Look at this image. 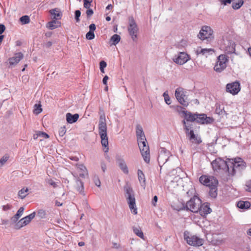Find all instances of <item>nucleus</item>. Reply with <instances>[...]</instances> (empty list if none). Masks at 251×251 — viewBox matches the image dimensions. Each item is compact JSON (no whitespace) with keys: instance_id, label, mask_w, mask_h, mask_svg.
<instances>
[{"instance_id":"obj_51","label":"nucleus","mask_w":251,"mask_h":251,"mask_svg":"<svg viewBox=\"0 0 251 251\" xmlns=\"http://www.w3.org/2000/svg\"><path fill=\"white\" fill-rule=\"evenodd\" d=\"M188 125L185 126L184 129L185 131L186 134H188V132L190 131V129L192 128L191 124H187Z\"/></svg>"},{"instance_id":"obj_39","label":"nucleus","mask_w":251,"mask_h":251,"mask_svg":"<svg viewBox=\"0 0 251 251\" xmlns=\"http://www.w3.org/2000/svg\"><path fill=\"white\" fill-rule=\"evenodd\" d=\"M142 140H140V139H138L137 140L138 141V145L139 148H141V147H143L144 146L148 145L147 143V140L146 139V137L144 138V139H142Z\"/></svg>"},{"instance_id":"obj_3","label":"nucleus","mask_w":251,"mask_h":251,"mask_svg":"<svg viewBox=\"0 0 251 251\" xmlns=\"http://www.w3.org/2000/svg\"><path fill=\"white\" fill-rule=\"evenodd\" d=\"M125 196L129 207L134 214H137V209L136 206L135 194L133 189L128 185L124 186Z\"/></svg>"},{"instance_id":"obj_34","label":"nucleus","mask_w":251,"mask_h":251,"mask_svg":"<svg viewBox=\"0 0 251 251\" xmlns=\"http://www.w3.org/2000/svg\"><path fill=\"white\" fill-rule=\"evenodd\" d=\"M28 189L27 188H23L20 190L18 192V196L22 199H24L27 195Z\"/></svg>"},{"instance_id":"obj_57","label":"nucleus","mask_w":251,"mask_h":251,"mask_svg":"<svg viewBox=\"0 0 251 251\" xmlns=\"http://www.w3.org/2000/svg\"><path fill=\"white\" fill-rule=\"evenodd\" d=\"M158 200V198L156 196H154V197L152 199L151 203L153 206H156V202Z\"/></svg>"},{"instance_id":"obj_2","label":"nucleus","mask_w":251,"mask_h":251,"mask_svg":"<svg viewBox=\"0 0 251 251\" xmlns=\"http://www.w3.org/2000/svg\"><path fill=\"white\" fill-rule=\"evenodd\" d=\"M99 133L101 138V143L102 146L105 147L104 152L108 151V141L107 135V126L105 114H101L99 123Z\"/></svg>"},{"instance_id":"obj_26","label":"nucleus","mask_w":251,"mask_h":251,"mask_svg":"<svg viewBox=\"0 0 251 251\" xmlns=\"http://www.w3.org/2000/svg\"><path fill=\"white\" fill-rule=\"evenodd\" d=\"M214 52V50L213 49H198L196 51V53L197 55L199 54H202L206 55L207 54H211Z\"/></svg>"},{"instance_id":"obj_56","label":"nucleus","mask_w":251,"mask_h":251,"mask_svg":"<svg viewBox=\"0 0 251 251\" xmlns=\"http://www.w3.org/2000/svg\"><path fill=\"white\" fill-rule=\"evenodd\" d=\"M5 30V26L3 24H0V35L3 33Z\"/></svg>"},{"instance_id":"obj_46","label":"nucleus","mask_w":251,"mask_h":251,"mask_svg":"<svg viewBox=\"0 0 251 251\" xmlns=\"http://www.w3.org/2000/svg\"><path fill=\"white\" fill-rule=\"evenodd\" d=\"M187 135L189 136V140H193V139L196 138V135L194 133L193 130H190Z\"/></svg>"},{"instance_id":"obj_7","label":"nucleus","mask_w":251,"mask_h":251,"mask_svg":"<svg viewBox=\"0 0 251 251\" xmlns=\"http://www.w3.org/2000/svg\"><path fill=\"white\" fill-rule=\"evenodd\" d=\"M138 31L137 25L132 16L129 17V25L128 26V31L131 36L132 39L135 41L136 40L137 34Z\"/></svg>"},{"instance_id":"obj_29","label":"nucleus","mask_w":251,"mask_h":251,"mask_svg":"<svg viewBox=\"0 0 251 251\" xmlns=\"http://www.w3.org/2000/svg\"><path fill=\"white\" fill-rule=\"evenodd\" d=\"M50 13L51 15H53V19L59 20L61 18L62 14L57 8L52 9L50 11Z\"/></svg>"},{"instance_id":"obj_8","label":"nucleus","mask_w":251,"mask_h":251,"mask_svg":"<svg viewBox=\"0 0 251 251\" xmlns=\"http://www.w3.org/2000/svg\"><path fill=\"white\" fill-rule=\"evenodd\" d=\"M200 182L209 188L218 184V180L213 176L202 175L199 178Z\"/></svg>"},{"instance_id":"obj_40","label":"nucleus","mask_w":251,"mask_h":251,"mask_svg":"<svg viewBox=\"0 0 251 251\" xmlns=\"http://www.w3.org/2000/svg\"><path fill=\"white\" fill-rule=\"evenodd\" d=\"M37 216L41 219L45 218L46 216V211L44 210L40 209L38 211Z\"/></svg>"},{"instance_id":"obj_18","label":"nucleus","mask_w":251,"mask_h":251,"mask_svg":"<svg viewBox=\"0 0 251 251\" xmlns=\"http://www.w3.org/2000/svg\"><path fill=\"white\" fill-rule=\"evenodd\" d=\"M144 161L146 163L150 162V149L149 145L144 146L139 148Z\"/></svg>"},{"instance_id":"obj_48","label":"nucleus","mask_w":251,"mask_h":251,"mask_svg":"<svg viewBox=\"0 0 251 251\" xmlns=\"http://www.w3.org/2000/svg\"><path fill=\"white\" fill-rule=\"evenodd\" d=\"M12 208V205L9 204H7L6 205H4L2 206V210L4 211H6L8 210H10Z\"/></svg>"},{"instance_id":"obj_36","label":"nucleus","mask_w":251,"mask_h":251,"mask_svg":"<svg viewBox=\"0 0 251 251\" xmlns=\"http://www.w3.org/2000/svg\"><path fill=\"white\" fill-rule=\"evenodd\" d=\"M244 1L243 0H239L238 2H233L232 3V8L237 10L239 9L243 4Z\"/></svg>"},{"instance_id":"obj_22","label":"nucleus","mask_w":251,"mask_h":251,"mask_svg":"<svg viewBox=\"0 0 251 251\" xmlns=\"http://www.w3.org/2000/svg\"><path fill=\"white\" fill-rule=\"evenodd\" d=\"M137 174H138V180L140 183L141 186L144 189H145L146 186V181L145 176L143 171L139 169L138 170Z\"/></svg>"},{"instance_id":"obj_54","label":"nucleus","mask_w":251,"mask_h":251,"mask_svg":"<svg viewBox=\"0 0 251 251\" xmlns=\"http://www.w3.org/2000/svg\"><path fill=\"white\" fill-rule=\"evenodd\" d=\"M107 66V63L105 61L102 60L100 63V68H105Z\"/></svg>"},{"instance_id":"obj_23","label":"nucleus","mask_w":251,"mask_h":251,"mask_svg":"<svg viewBox=\"0 0 251 251\" xmlns=\"http://www.w3.org/2000/svg\"><path fill=\"white\" fill-rule=\"evenodd\" d=\"M24 211V208L23 207H21L17 211L16 214L11 218L10 220L11 222L13 224H16L19 219L23 214Z\"/></svg>"},{"instance_id":"obj_52","label":"nucleus","mask_w":251,"mask_h":251,"mask_svg":"<svg viewBox=\"0 0 251 251\" xmlns=\"http://www.w3.org/2000/svg\"><path fill=\"white\" fill-rule=\"evenodd\" d=\"M86 13L87 17L89 18L94 14V11L92 9H90L89 8V9H87V10H86Z\"/></svg>"},{"instance_id":"obj_4","label":"nucleus","mask_w":251,"mask_h":251,"mask_svg":"<svg viewBox=\"0 0 251 251\" xmlns=\"http://www.w3.org/2000/svg\"><path fill=\"white\" fill-rule=\"evenodd\" d=\"M201 203V199L195 196L188 201L185 204H183L182 207L178 210H186L194 213H197L200 210Z\"/></svg>"},{"instance_id":"obj_64","label":"nucleus","mask_w":251,"mask_h":251,"mask_svg":"<svg viewBox=\"0 0 251 251\" xmlns=\"http://www.w3.org/2000/svg\"><path fill=\"white\" fill-rule=\"evenodd\" d=\"M70 159L72 160H73L74 161H78V158L76 156H71L70 157Z\"/></svg>"},{"instance_id":"obj_10","label":"nucleus","mask_w":251,"mask_h":251,"mask_svg":"<svg viewBox=\"0 0 251 251\" xmlns=\"http://www.w3.org/2000/svg\"><path fill=\"white\" fill-rule=\"evenodd\" d=\"M186 92L182 88H178L175 91V97L179 102L183 106L187 107L188 105L187 97Z\"/></svg>"},{"instance_id":"obj_17","label":"nucleus","mask_w":251,"mask_h":251,"mask_svg":"<svg viewBox=\"0 0 251 251\" xmlns=\"http://www.w3.org/2000/svg\"><path fill=\"white\" fill-rule=\"evenodd\" d=\"M116 161L120 169L125 174H128V169L124 159L120 155L116 156Z\"/></svg>"},{"instance_id":"obj_27","label":"nucleus","mask_w":251,"mask_h":251,"mask_svg":"<svg viewBox=\"0 0 251 251\" xmlns=\"http://www.w3.org/2000/svg\"><path fill=\"white\" fill-rule=\"evenodd\" d=\"M75 178V181L77 184V190L79 192V193L83 195H84V185L83 182L78 177H76L74 176Z\"/></svg>"},{"instance_id":"obj_25","label":"nucleus","mask_w":251,"mask_h":251,"mask_svg":"<svg viewBox=\"0 0 251 251\" xmlns=\"http://www.w3.org/2000/svg\"><path fill=\"white\" fill-rule=\"evenodd\" d=\"M235 44L233 41H229L225 48V52L228 54L235 52Z\"/></svg>"},{"instance_id":"obj_28","label":"nucleus","mask_w":251,"mask_h":251,"mask_svg":"<svg viewBox=\"0 0 251 251\" xmlns=\"http://www.w3.org/2000/svg\"><path fill=\"white\" fill-rule=\"evenodd\" d=\"M61 25V23L60 22L57 21L56 20H52L51 21L49 22L47 25V27L50 29H54Z\"/></svg>"},{"instance_id":"obj_33","label":"nucleus","mask_w":251,"mask_h":251,"mask_svg":"<svg viewBox=\"0 0 251 251\" xmlns=\"http://www.w3.org/2000/svg\"><path fill=\"white\" fill-rule=\"evenodd\" d=\"M133 230L134 233L138 237L141 238L143 239L144 238V234L141 230V228L138 227H133Z\"/></svg>"},{"instance_id":"obj_37","label":"nucleus","mask_w":251,"mask_h":251,"mask_svg":"<svg viewBox=\"0 0 251 251\" xmlns=\"http://www.w3.org/2000/svg\"><path fill=\"white\" fill-rule=\"evenodd\" d=\"M34 109L33 110L34 113L38 115L42 111L41 105L40 104H35L34 106Z\"/></svg>"},{"instance_id":"obj_5","label":"nucleus","mask_w":251,"mask_h":251,"mask_svg":"<svg viewBox=\"0 0 251 251\" xmlns=\"http://www.w3.org/2000/svg\"><path fill=\"white\" fill-rule=\"evenodd\" d=\"M198 37L201 40H206L207 42H211L214 39L213 31L209 26H203Z\"/></svg>"},{"instance_id":"obj_60","label":"nucleus","mask_w":251,"mask_h":251,"mask_svg":"<svg viewBox=\"0 0 251 251\" xmlns=\"http://www.w3.org/2000/svg\"><path fill=\"white\" fill-rule=\"evenodd\" d=\"M109 77L107 75H105L102 79V82L104 85H107V81Z\"/></svg>"},{"instance_id":"obj_24","label":"nucleus","mask_w":251,"mask_h":251,"mask_svg":"<svg viewBox=\"0 0 251 251\" xmlns=\"http://www.w3.org/2000/svg\"><path fill=\"white\" fill-rule=\"evenodd\" d=\"M136 134L137 136V140L138 139H140L142 140V139H144L145 138V135L144 132L143 131L142 127L140 125H137L136 127Z\"/></svg>"},{"instance_id":"obj_9","label":"nucleus","mask_w":251,"mask_h":251,"mask_svg":"<svg viewBox=\"0 0 251 251\" xmlns=\"http://www.w3.org/2000/svg\"><path fill=\"white\" fill-rule=\"evenodd\" d=\"M184 238L186 241L187 244L193 246L199 247L202 246L204 243L202 239L196 235H187L185 232L184 233Z\"/></svg>"},{"instance_id":"obj_58","label":"nucleus","mask_w":251,"mask_h":251,"mask_svg":"<svg viewBox=\"0 0 251 251\" xmlns=\"http://www.w3.org/2000/svg\"><path fill=\"white\" fill-rule=\"evenodd\" d=\"M48 183L50 185L52 186L54 188H56L57 187V184L56 183L51 179H50L48 181Z\"/></svg>"},{"instance_id":"obj_38","label":"nucleus","mask_w":251,"mask_h":251,"mask_svg":"<svg viewBox=\"0 0 251 251\" xmlns=\"http://www.w3.org/2000/svg\"><path fill=\"white\" fill-rule=\"evenodd\" d=\"M20 22L22 23V24H27L30 22L29 17L27 15H25L22 16L20 18Z\"/></svg>"},{"instance_id":"obj_31","label":"nucleus","mask_w":251,"mask_h":251,"mask_svg":"<svg viewBox=\"0 0 251 251\" xmlns=\"http://www.w3.org/2000/svg\"><path fill=\"white\" fill-rule=\"evenodd\" d=\"M237 205L238 207L242 209H245L250 208L251 206V203L248 201H239L238 202Z\"/></svg>"},{"instance_id":"obj_6","label":"nucleus","mask_w":251,"mask_h":251,"mask_svg":"<svg viewBox=\"0 0 251 251\" xmlns=\"http://www.w3.org/2000/svg\"><path fill=\"white\" fill-rule=\"evenodd\" d=\"M228 58L226 54L220 55L217 58V61L214 67V70L218 73L222 72L226 67Z\"/></svg>"},{"instance_id":"obj_55","label":"nucleus","mask_w":251,"mask_h":251,"mask_svg":"<svg viewBox=\"0 0 251 251\" xmlns=\"http://www.w3.org/2000/svg\"><path fill=\"white\" fill-rule=\"evenodd\" d=\"M96 29V25L94 24H91L90 25H89V31H91V32H93Z\"/></svg>"},{"instance_id":"obj_13","label":"nucleus","mask_w":251,"mask_h":251,"mask_svg":"<svg viewBox=\"0 0 251 251\" xmlns=\"http://www.w3.org/2000/svg\"><path fill=\"white\" fill-rule=\"evenodd\" d=\"M190 59V56L184 52H180L173 59L174 61L178 64L183 65Z\"/></svg>"},{"instance_id":"obj_63","label":"nucleus","mask_w":251,"mask_h":251,"mask_svg":"<svg viewBox=\"0 0 251 251\" xmlns=\"http://www.w3.org/2000/svg\"><path fill=\"white\" fill-rule=\"evenodd\" d=\"M9 223V221L8 220L5 219H1V224L2 225H7Z\"/></svg>"},{"instance_id":"obj_42","label":"nucleus","mask_w":251,"mask_h":251,"mask_svg":"<svg viewBox=\"0 0 251 251\" xmlns=\"http://www.w3.org/2000/svg\"><path fill=\"white\" fill-rule=\"evenodd\" d=\"M81 15V12L79 10H76L75 12V17L76 22L80 21L79 17Z\"/></svg>"},{"instance_id":"obj_21","label":"nucleus","mask_w":251,"mask_h":251,"mask_svg":"<svg viewBox=\"0 0 251 251\" xmlns=\"http://www.w3.org/2000/svg\"><path fill=\"white\" fill-rule=\"evenodd\" d=\"M211 211V209L207 204L203 205L201 204V208L198 212H199L200 214L202 216H204L209 213H210Z\"/></svg>"},{"instance_id":"obj_11","label":"nucleus","mask_w":251,"mask_h":251,"mask_svg":"<svg viewBox=\"0 0 251 251\" xmlns=\"http://www.w3.org/2000/svg\"><path fill=\"white\" fill-rule=\"evenodd\" d=\"M35 216V212H33L28 216L25 217L19 221L15 225V228L19 229L28 224Z\"/></svg>"},{"instance_id":"obj_16","label":"nucleus","mask_w":251,"mask_h":251,"mask_svg":"<svg viewBox=\"0 0 251 251\" xmlns=\"http://www.w3.org/2000/svg\"><path fill=\"white\" fill-rule=\"evenodd\" d=\"M214 120L212 117H207L205 114H197L196 122L200 124H211Z\"/></svg>"},{"instance_id":"obj_45","label":"nucleus","mask_w":251,"mask_h":251,"mask_svg":"<svg viewBox=\"0 0 251 251\" xmlns=\"http://www.w3.org/2000/svg\"><path fill=\"white\" fill-rule=\"evenodd\" d=\"M8 156H3L0 159V167H1L8 160Z\"/></svg>"},{"instance_id":"obj_47","label":"nucleus","mask_w":251,"mask_h":251,"mask_svg":"<svg viewBox=\"0 0 251 251\" xmlns=\"http://www.w3.org/2000/svg\"><path fill=\"white\" fill-rule=\"evenodd\" d=\"M93 180L95 185L99 187L100 186L101 183L98 176H95L94 177Z\"/></svg>"},{"instance_id":"obj_62","label":"nucleus","mask_w":251,"mask_h":251,"mask_svg":"<svg viewBox=\"0 0 251 251\" xmlns=\"http://www.w3.org/2000/svg\"><path fill=\"white\" fill-rule=\"evenodd\" d=\"M52 42H50V41H48V42H47L45 45V46L47 48H49L51 46H52Z\"/></svg>"},{"instance_id":"obj_12","label":"nucleus","mask_w":251,"mask_h":251,"mask_svg":"<svg viewBox=\"0 0 251 251\" xmlns=\"http://www.w3.org/2000/svg\"><path fill=\"white\" fill-rule=\"evenodd\" d=\"M170 152L164 148H160L159 151L158 161L159 164H164L169 159Z\"/></svg>"},{"instance_id":"obj_1","label":"nucleus","mask_w":251,"mask_h":251,"mask_svg":"<svg viewBox=\"0 0 251 251\" xmlns=\"http://www.w3.org/2000/svg\"><path fill=\"white\" fill-rule=\"evenodd\" d=\"M211 165L214 170L218 171L222 170L225 172H228V175L233 176L236 173L235 168L240 166V164L229 161L227 162L220 158L216 159L212 162Z\"/></svg>"},{"instance_id":"obj_35","label":"nucleus","mask_w":251,"mask_h":251,"mask_svg":"<svg viewBox=\"0 0 251 251\" xmlns=\"http://www.w3.org/2000/svg\"><path fill=\"white\" fill-rule=\"evenodd\" d=\"M121 37L118 34H114L110 38V41L114 45H117L120 41Z\"/></svg>"},{"instance_id":"obj_30","label":"nucleus","mask_w":251,"mask_h":251,"mask_svg":"<svg viewBox=\"0 0 251 251\" xmlns=\"http://www.w3.org/2000/svg\"><path fill=\"white\" fill-rule=\"evenodd\" d=\"M215 113L218 114L222 117H224V116H226L227 113L224 110V107L221 106L220 105H216V107L215 109Z\"/></svg>"},{"instance_id":"obj_49","label":"nucleus","mask_w":251,"mask_h":251,"mask_svg":"<svg viewBox=\"0 0 251 251\" xmlns=\"http://www.w3.org/2000/svg\"><path fill=\"white\" fill-rule=\"evenodd\" d=\"M39 137L47 139L49 138V135L46 133L42 131H39Z\"/></svg>"},{"instance_id":"obj_61","label":"nucleus","mask_w":251,"mask_h":251,"mask_svg":"<svg viewBox=\"0 0 251 251\" xmlns=\"http://www.w3.org/2000/svg\"><path fill=\"white\" fill-rule=\"evenodd\" d=\"M164 100H165V102H166L167 104L169 105V104H171V100H170V97H166V98H164Z\"/></svg>"},{"instance_id":"obj_50","label":"nucleus","mask_w":251,"mask_h":251,"mask_svg":"<svg viewBox=\"0 0 251 251\" xmlns=\"http://www.w3.org/2000/svg\"><path fill=\"white\" fill-rule=\"evenodd\" d=\"M193 140H194V141H192V142L195 143L198 145L201 144L202 142V140L201 137L198 136H196V138H195Z\"/></svg>"},{"instance_id":"obj_44","label":"nucleus","mask_w":251,"mask_h":251,"mask_svg":"<svg viewBox=\"0 0 251 251\" xmlns=\"http://www.w3.org/2000/svg\"><path fill=\"white\" fill-rule=\"evenodd\" d=\"M66 129L65 126L61 127L59 130V135L60 136H63L66 133Z\"/></svg>"},{"instance_id":"obj_32","label":"nucleus","mask_w":251,"mask_h":251,"mask_svg":"<svg viewBox=\"0 0 251 251\" xmlns=\"http://www.w3.org/2000/svg\"><path fill=\"white\" fill-rule=\"evenodd\" d=\"M217 186H212L209 187L210 190L209 192V196L212 198H215L217 196Z\"/></svg>"},{"instance_id":"obj_14","label":"nucleus","mask_w":251,"mask_h":251,"mask_svg":"<svg viewBox=\"0 0 251 251\" xmlns=\"http://www.w3.org/2000/svg\"><path fill=\"white\" fill-rule=\"evenodd\" d=\"M226 90L233 95L237 94L240 91V83L237 81L228 83L226 86Z\"/></svg>"},{"instance_id":"obj_43","label":"nucleus","mask_w":251,"mask_h":251,"mask_svg":"<svg viewBox=\"0 0 251 251\" xmlns=\"http://www.w3.org/2000/svg\"><path fill=\"white\" fill-rule=\"evenodd\" d=\"M86 38L88 40H92L95 38V34L93 32L89 31L86 33Z\"/></svg>"},{"instance_id":"obj_15","label":"nucleus","mask_w":251,"mask_h":251,"mask_svg":"<svg viewBox=\"0 0 251 251\" xmlns=\"http://www.w3.org/2000/svg\"><path fill=\"white\" fill-rule=\"evenodd\" d=\"M23 58L24 54L21 52L15 53L14 56L8 59L9 68L15 67Z\"/></svg>"},{"instance_id":"obj_19","label":"nucleus","mask_w":251,"mask_h":251,"mask_svg":"<svg viewBox=\"0 0 251 251\" xmlns=\"http://www.w3.org/2000/svg\"><path fill=\"white\" fill-rule=\"evenodd\" d=\"M182 113L184 115L185 120L187 122H194L196 121L197 114H192L190 112L183 111Z\"/></svg>"},{"instance_id":"obj_59","label":"nucleus","mask_w":251,"mask_h":251,"mask_svg":"<svg viewBox=\"0 0 251 251\" xmlns=\"http://www.w3.org/2000/svg\"><path fill=\"white\" fill-rule=\"evenodd\" d=\"M101 168L103 172H105V171L106 170V164L103 162H101Z\"/></svg>"},{"instance_id":"obj_20","label":"nucleus","mask_w":251,"mask_h":251,"mask_svg":"<svg viewBox=\"0 0 251 251\" xmlns=\"http://www.w3.org/2000/svg\"><path fill=\"white\" fill-rule=\"evenodd\" d=\"M79 116V114L77 113L72 114L67 113L66 115V121L69 124H73L77 121Z\"/></svg>"},{"instance_id":"obj_53","label":"nucleus","mask_w":251,"mask_h":251,"mask_svg":"<svg viewBox=\"0 0 251 251\" xmlns=\"http://www.w3.org/2000/svg\"><path fill=\"white\" fill-rule=\"evenodd\" d=\"M246 186L247 187V190L251 192V180L248 181L246 182Z\"/></svg>"},{"instance_id":"obj_41","label":"nucleus","mask_w":251,"mask_h":251,"mask_svg":"<svg viewBox=\"0 0 251 251\" xmlns=\"http://www.w3.org/2000/svg\"><path fill=\"white\" fill-rule=\"evenodd\" d=\"M93 0H83V6L86 9H89L91 6Z\"/></svg>"}]
</instances>
